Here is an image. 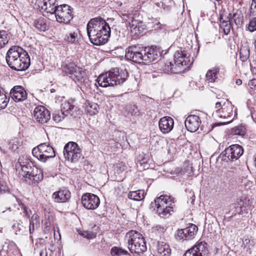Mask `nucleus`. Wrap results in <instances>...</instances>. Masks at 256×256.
<instances>
[{"instance_id": "obj_20", "label": "nucleus", "mask_w": 256, "mask_h": 256, "mask_svg": "<svg viewBox=\"0 0 256 256\" xmlns=\"http://www.w3.org/2000/svg\"><path fill=\"white\" fill-rule=\"evenodd\" d=\"M201 124L199 116L196 115H190L185 120V126L187 130L190 132H195Z\"/></svg>"}, {"instance_id": "obj_18", "label": "nucleus", "mask_w": 256, "mask_h": 256, "mask_svg": "<svg viewBox=\"0 0 256 256\" xmlns=\"http://www.w3.org/2000/svg\"><path fill=\"white\" fill-rule=\"evenodd\" d=\"M36 4L39 8L51 14H54L60 5L57 0H36Z\"/></svg>"}, {"instance_id": "obj_34", "label": "nucleus", "mask_w": 256, "mask_h": 256, "mask_svg": "<svg viewBox=\"0 0 256 256\" xmlns=\"http://www.w3.org/2000/svg\"><path fill=\"white\" fill-rule=\"evenodd\" d=\"M74 108H76L74 105L71 104L70 102H64L62 104L60 110L64 112V113H66V116L68 114L72 116L74 114L73 110Z\"/></svg>"}, {"instance_id": "obj_60", "label": "nucleus", "mask_w": 256, "mask_h": 256, "mask_svg": "<svg viewBox=\"0 0 256 256\" xmlns=\"http://www.w3.org/2000/svg\"><path fill=\"white\" fill-rule=\"evenodd\" d=\"M37 218H38V214H34L30 220H32L34 221V219L36 220Z\"/></svg>"}, {"instance_id": "obj_15", "label": "nucleus", "mask_w": 256, "mask_h": 256, "mask_svg": "<svg viewBox=\"0 0 256 256\" xmlns=\"http://www.w3.org/2000/svg\"><path fill=\"white\" fill-rule=\"evenodd\" d=\"M198 230V226L191 224L189 226L178 230L176 238L178 240H190L193 239Z\"/></svg>"}, {"instance_id": "obj_46", "label": "nucleus", "mask_w": 256, "mask_h": 256, "mask_svg": "<svg viewBox=\"0 0 256 256\" xmlns=\"http://www.w3.org/2000/svg\"><path fill=\"white\" fill-rule=\"evenodd\" d=\"M118 14L120 15V16L121 17L123 20L128 22H132V19H134L133 18V16L130 14L128 12H120Z\"/></svg>"}, {"instance_id": "obj_3", "label": "nucleus", "mask_w": 256, "mask_h": 256, "mask_svg": "<svg viewBox=\"0 0 256 256\" xmlns=\"http://www.w3.org/2000/svg\"><path fill=\"white\" fill-rule=\"evenodd\" d=\"M150 209L160 218H168L174 212V199L167 195H161L151 202Z\"/></svg>"}, {"instance_id": "obj_33", "label": "nucleus", "mask_w": 256, "mask_h": 256, "mask_svg": "<svg viewBox=\"0 0 256 256\" xmlns=\"http://www.w3.org/2000/svg\"><path fill=\"white\" fill-rule=\"evenodd\" d=\"M87 112L90 115L96 114L98 112V106L94 102H88L86 103Z\"/></svg>"}, {"instance_id": "obj_47", "label": "nucleus", "mask_w": 256, "mask_h": 256, "mask_svg": "<svg viewBox=\"0 0 256 256\" xmlns=\"http://www.w3.org/2000/svg\"><path fill=\"white\" fill-rule=\"evenodd\" d=\"M240 54L241 60L243 62H246L250 56V50H240Z\"/></svg>"}, {"instance_id": "obj_53", "label": "nucleus", "mask_w": 256, "mask_h": 256, "mask_svg": "<svg viewBox=\"0 0 256 256\" xmlns=\"http://www.w3.org/2000/svg\"><path fill=\"white\" fill-rule=\"evenodd\" d=\"M166 25L161 24L159 22H156V23L154 24L153 28L156 30H166L165 28Z\"/></svg>"}, {"instance_id": "obj_35", "label": "nucleus", "mask_w": 256, "mask_h": 256, "mask_svg": "<svg viewBox=\"0 0 256 256\" xmlns=\"http://www.w3.org/2000/svg\"><path fill=\"white\" fill-rule=\"evenodd\" d=\"M219 72V68H215L213 70H209L206 74V78L209 82H214L217 78L216 75Z\"/></svg>"}, {"instance_id": "obj_37", "label": "nucleus", "mask_w": 256, "mask_h": 256, "mask_svg": "<svg viewBox=\"0 0 256 256\" xmlns=\"http://www.w3.org/2000/svg\"><path fill=\"white\" fill-rule=\"evenodd\" d=\"M246 132V128L244 126L239 125L233 128L231 130V132L234 135H238L244 136Z\"/></svg>"}, {"instance_id": "obj_54", "label": "nucleus", "mask_w": 256, "mask_h": 256, "mask_svg": "<svg viewBox=\"0 0 256 256\" xmlns=\"http://www.w3.org/2000/svg\"><path fill=\"white\" fill-rule=\"evenodd\" d=\"M248 84L251 88H256V78L250 80Z\"/></svg>"}, {"instance_id": "obj_56", "label": "nucleus", "mask_w": 256, "mask_h": 256, "mask_svg": "<svg viewBox=\"0 0 256 256\" xmlns=\"http://www.w3.org/2000/svg\"><path fill=\"white\" fill-rule=\"evenodd\" d=\"M48 250L50 249H47L46 248H42L40 252V256H48Z\"/></svg>"}, {"instance_id": "obj_40", "label": "nucleus", "mask_w": 256, "mask_h": 256, "mask_svg": "<svg viewBox=\"0 0 256 256\" xmlns=\"http://www.w3.org/2000/svg\"><path fill=\"white\" fill-rule=\"evenodd\" d=\"M77 66L73 62L66 64L62 68L63 72L66 74L69 75L70 77H72V73Z\"/></svg>"}, {"instance_id": "obj_25", "label": "nucleus", "mask_w": 256, "mask_h": 256, "mask_svg": "<svg viewBox=\"0 0 256 256\" xmlns=\"http://www.w3.org/2000/svg\"><path fill=\"white\" fill-rule=\"evenodd\" d=\"M246 202L242 200H238L235 204L230 205L231 210L234 215L243 214L247 213L246 212Z\"/></svg>"}, {"instance_id": "obj_30", "label": "nucleus", "mask_w": 256, "mask_h": 256, "mask_svg": "<svg viewBox=\"0 0 256 256\" xmlns=\"http://www.w3.org/2000/svg\"><path fill=\"white\" fill-rule=\"evenodd\" d=\"M84 72L82 70V68L76 66L74 72L72 73V78L76 82H82L84 80Z\"/></svg>"}, {"instance_id": "obj_62", "label": "nucleus", "mask_w": 256, "mask_h": 256, "mask_svg": "<svg viewBox=\"0 0 256 256\" xmlns=\"http://www.w3.org/2000/svg\"><path fill=\"white\" fill-rule=\"evenodd\" d=\"M252 118H255L256 119V113H253L252 114Z\"/></svg>"}, {"instance_id": "obj_49", "label": "nucleus", "mask_w": 256, "mask_h": 256, "mask_svg": "<svg viewBox=\"0 0 256 256\" xmlns=\"http://www.w3.org/2000/svg\"><path fill=\"white\" fill-rule=\"evenodd\" d=\"M78 234L84 238H85L88 240L93 239L96 236V234L93 232L88 231L78 232Z\"/></svg>"}, {"instance_id": "obj_11", "label": "nucleus", "mask_w": 256, "mask_h": 256, "mask_svg": "<svg viewBox=\"0 0 256 256\" xmlns=\"http://www.w3.org/2000/svg\"><path fill=\"white\" fill-rule=\"evenodd\" d=\"M144 48H140L136 46H132L126 50V58L134 62H141L144 60Z\"/></svg>"}, {"instance_id": "obj_43", "label": "nucleus", "mask_w": 256, "mask_h": 256, "mask_svg": "<svg viewBox=\"0 0 256 256\" xmlns=\"http://www.w3.org/2000/svg\"><path fill=\"white\" fill-rule=\"evenodd\" d=\"M8 35L6 32L4 30L0 31V48L8 42Z\"/></svg>"}, {"instance_id": "obj_28", "label": "nucleus", "mask_w": 256, "mask_h": 256, "mask_svg": "<svg viewBox=\"0 0 256 256\" xmlns=\"http://www.w3.org/2000/svg\"><path fill=\"white\" fill-rule=\"evenodd\" d=\"M34 26L40 31L45 32L48 28V24L46 20L43 18H40L34 22Z\"/></svg>"}, {"instance_id": "obj_2", "label": "nucleus", "mask_w": 256, "mask_h": 256, "mask_svg": "<svg viewBox=\"0 0 256 256\" xmlns=\"http://www.w3.org/2000/svg\"><path fill=\"white\" fill-rule=\"evenodd\" d=\"M6 60L8 66L17 71L25 70L30 65V58L28 52L19 46H13L8 51Z\"/></svg>"}, {"instance_id": "obj_29", "label": "nucleus", "mask_w": 256, "mask_h": 256, "mask_svg": "<svg viewBox=\"0 0 256 256\" xmlns=\"http://www.w3.org/2000/svg\"><path fill=\"white\" fill-rule=\"evenodd\" d=\"M162 70L165 73L180 74V70L176 68L175 64H172V62H166L162 64Z\"/></svg>"}, {"instance_id": "obj_24", "label": "nucleus", "mask_w": 256, "mask_h": 256, "mask_svg": "<svg viewBox=\"0 0 256 256\" xmlns=\"http://www.w3.org/2000/svg\"><path fill=\"white\" fill-rule=\"evenodd\" d=\"M71 193L67 189L60 190L54 192L52 196L54 200L56 202H64L70 198Z\"/></svg>"}, {"instance_id": "obj_19", "label": "nucleus", "mask_w": 256, "mask_h": 256, "mask_svg": "<svg viewBox=\"0 0 256 256\" xmlns=\"http://www.w3.org/2000/svg\"><path fill=\"white\" fill-rule=\"evenodd\" d=\"M204 242H200L192 248L188 250L184 256H208Z\"/></svg>"}, {"instance_id": "obj_38", "label": "nucleus", "mask_w": 256, "mask_h": 256, "mask_svg": "<svg viewBox=\"0 0 256 256\" xmlns=\"http://www.w3.org/2000/svg\"><path fill=\"white\" fill-rule=\"evenodd\" d=\"M232 18L236 25L241 26L243 24L244 16L241 11L236 10L232 14Z\"/></svg>"}, {"instance_id": "obj_26", "label": "nucleus", "mask_w": 256, "mask_h": 256, "mask_svg": "<svg viewBox=\"0 0 256 256\" xmlns=\"http://www.w3.org/2000/svg\"><path fill=\"white\" fill-rule=\"evenodd\" d=\"M156 251L160 256H170L171 254L170 246L164 242L158 241V242Z\"/></svg>"}, {"instance_id": "obj_57", "label": "nucleus", "mask_w": 256, "mask_h": 256, "mask_svg": "<svg viewBox=\"0 0 256 256\" xmlns=\"http://www.w3.org/2000/svg\"><path fill=\"white\" fill-rule=\"evenodd\" d=\"M6 190V186L0 182V193Z\"/></svg>"}, {"instance_id": "obj_32", "label": "nucleus", "mask_w": 256, "mask_h": 256, "mask_svg": "<svg viewBox=\"0 0 256 256\" xmlns=\"http://www.w3.org/2000/svg\"><path fill=\"white\" fill-rule=\"evenodd\" d=\"M9 100L10 98L7 97L4 90L0 86V110L6 107Z\"/></svg>"}, {"instance_id": "obj_21", "label": "nucleus", "mask_w": 256, "mask_h": 256, "mask_svg": "<svg viewBox=\"0 0 256 256\" xmlns=\"http://www.w3.org/2000/svg\"><path fill=\"white\" fill-rule=\"evenodd\" d=\"M12 98L16 102H22L27 98V94L24 88L20 86H14L10 90Z\"/></svg>"}, {"instance_id": "obj_22", "label": "nucleus", "mask_w": 256, "mask_h": 256, "mask_svg": "<svg viewBox=\"0 0 256 256\" xmlns=\"http://www.w3.org/2000/svg\"><path fill=\"white\" fill-rule=\"evenodd\" d=\"M174 120L170 116H164L161 118L158 122L160 130L163 134H168L173 128Z\"/></svg>"}, {"instance_id": "obj_39", "label": "nucleus", "mask_w": 256, "mask_h": 256, "mask_svg": "<svg viewBox=\"0 0 256 256\" xmlns=\"http://www.w3.org/2000/svg\"><path fill=\"white\" fill-rule=\"evenodd\" d=\"M66 116V113L60 110H56L52 113V120L58 123L64 120Z\"/></svg>"}, {"instance_id": "obj_17", "label": "nucleus", "mask_w": 256, "mask_h": 256, "mask_svg": "<svg viewBox=\"0 0 256 256\" xmlns=\"http://www.w3.org/2000/svg\"><path fill=\"white\" fill-rule=\"evenodd\" d=\"M144 60L146 62H150L157 60L161 56L160 50L156 46L146 47L143 49Z\"/></svg>"}, {"instance_id": "obj_6", "label": "nucleus", "mask_w": 256, "mask_h": 256, "mask_svg": "<svg viewBox=\"0 0 256 256\" xmlns=\"http://www.w3.org/2000/svg\"><path fill=\"white\" fill-rule=\"evenodd\" d=\"M32 154L35 158L43 162H46L48 158L56 156L53 148L46 142L42 143L34 148Z\"/></svg>"}, {"instance_id": "obj_1", "label": "nucleus", "mask_w": 256, "mask_h": 256, "mask_svg": "<svg viewBox=\"0 0 256 256\" xmlns=\"http://www.w3.org/2000/svg\"><path fill=\"white\" fill-rule=\"evenodd\" d=\"M86 31L90 42L96 46L106 44L110 36L109 24L100 17L91 19L87 24Z\"/></svg>"}, {"instance_id": "obj_5", "label": "nucleus", "mask_w": 256, "mask_h": 256, "mask_svg": "<svg viewBox=\"0 0 256 256\" xmlns=\"http://www.w3.org/2000/svg\"><path fill=\"white\" fill-rule=\"evenodd\" d=\"M126 236L128 237V249L131 252L140 254L146 250V240L140 233L130 230L126 234Z\"/></svg>"}, {"instance_id": "obj_13", "label": "nucleus", "mask_w": 256, "mask_h": 256, "mask_svg": "<svg viewBox=\"0 0 256 256\" xmlns=\"http://www.w3.org/2000/svg\"><path fill=\"white\" fill-rule=\"evenodd\" d=\"M24 180L29 184H33L38 183L40 181L43 179L42 170L38 168H34V170L30 172H26L24 174H20Z\"/></svg>"}, {"instance_id": "obj_14", "label": "nucleus", "mask_w": 256, "mask_h": 256, "mask_svg": "<svg viewBox=\"0 0 256 256\" xmlns=\"http://www.w3.org/2000/svg\"><path fill=\"white\" fill-rule=\"evenodd\" d=\"M82 203L86 208L94 210L99 206L100 200L96 194L86 193L82 197Z\"/></svg>"}, {"instance_id": "obj_58", "label": "nucleus", "mask_w": 256, "mask_h": 256, "mask_svg": "<svg viewBox=\"0 0 256 256\" xmlns=\"http://www.w3.org/2000/svg\"><path fill=\"white\" fill-rule=\"evenodd\" d=\"M232 18V14L231 13L228 14V16H227L226 20H228V22H231V20Z\"/></svg>"}, {"instance_id": "obj_7", "label": "nucleus", "mask_w": 256, "mask_h": 256, "mask_svg": "<svg viewBox=\"0 0 256 256\" xmlns=\"http://www.w3.org/2000/svg\"><path fill=\"white\" fill-rule=\"evenodd\" d=\"M234 108V106L228 100L217 102L216 104V108L217 110L214 114L220 118L227 119L228 120L224 123H228L234 118L232 117Z\"/></svg>"}, {"instance_id": "obj_4", "label": "nucleus", "mask_w": 256, "mask_h": 256, "mask_svg": "<svg viewBox=\"0 0 256 256\" xmlns=\"http://www.w3.org/2000/svg\"><path fill=\"white\" fill-rule=\"evenodd\" d=\"M125 70L119 71L118 68H114L108 72L100 74L96 79L100 86L104 88L114 86L123 84L128 76Z\"/></svg>"}, {"instance_id": "obj_44", "label": "nucleus", "mask_w": 256, "mask_h": 256, "mask_svg": "<svg viewBox=\"0 0 256 256\" xmlns=\"http://www.w3.org/2000/svg\"><path fill=\"white\" fill-rule=\"evenodd\" d=\"M77 36V32H74L67 34L64 38V40L69 43L72 44L76 42Z\"/></svg>"}, {"instance_id": "obj_42", "label": "nucleus", "mask_w": 256, "mask_h": 256, "mask_svg": "<svg viewBox=\"0 0 256 256\" xmlns=\"http://www.w3.org/2000/svg\"><path fill=\"white\" fill-rule=\"evenodd\" d=\"M220 26L223 28L224 34L228 35L230 33L232 28V22H228V20H222Z\"/></svg>"}, {"instance_id": "obj_23", "label": "nucleus", "mask_w": 256, "mask_h": 256, "mask_svg": "<svg viewBox=\"0 0 256 256\" xmlns=\"http://www.w3.org/2000/svg\"><path fill=\"white\" fill-rule=\"evenodd\" d=\"M131 32L134 35H139L145 32L146 25L142 20L132 19L129 22Z\"/></svg>"}, {"instance_id": "obj_48", "label": "nucleus", "mask_w": 256, "mask_h": 256, "mask_svg": "<svg viewBox=\"0 0 256 256\" xmlns=\"http://www.w3.org/2000/svg\"><path fill=\"white\" fill-rule=\"evenodd\" d=\"M126 110L128 112L132 115H136L138 114V110L134 104H130L126 106Z\"/></svg>"}, {"instance_id": "obj_9", "label": "nucleus", "mask_w": 256, "mask_h": 256, "mask_svg": "<svg viewBox=\"0 0 256 256\" xmlns=\"http://www.w3.org/2000/svg\"><path fill=\"white\" fill-rule=\"evenodd\" d=\"M64 155L68 160L76 162L82 156V150L76 143L70 142L65 145Z\"/></svg>"}, {"instance_id": "obj_50", "label": "nucleus", "mask_w": 256, "mask_h": 256, "mask_svg": "<svg viewBox=\"0 0 256 256\" xmlns=\"http://www.w3.org/2000/svg\"><path fill=\"white\" fill-rule=\"evenodd\" d=\"M19 205L20 206L21 208L23 210L26 216L28 218H30V214H32L31 210H28L27 206H26L20 200H17Z\"/></svg>"}, {"instance_id": "obj_52", "label": "nucleus", "mask_w": 256, "mask_h": 256, "mask_svg": "<svg viewBox=\"0 0 256 256\" xmlns=\"http://www.w3.org/2000/svg\"><path fill=\"white\" fill-rule=\"evenodd\" d=\"M248 30L251 32L256 30V18H252L250 20L248 25Z\"/></svg>"}, {"instance_id": "obj_51", "label": "nucleus", "mask_w": 256, "mask_h": 256, "mask_svg": "<svg viewBox=\"0 0 256 256\" xmlns=\"http://www.w3.org/2000/svg\"><path fill=\"white\" fill-rule=\"evenodd\" d=\"M138 160L141 166H144V167H146V164H147L148 160L146 158L145 155L144 154H140L138 157Z\"/></svg>"}, {"instance_id": "obj_45", "label": "nucleus", "mask_w": 256, "mask_h": 256, "mask_svg": "<svg viewBox=\"0 0 256 256\" xmlns=\"http://www.w3.org/2000/svg\"><path fill=\"white\" fill-rule=\"evenodd\" d=\"M12 229L15 231L16 234H22L26 230V228L20 222L14 223L12 226Z\"/></svg>"}, {"instance_id": "obj_10", "label": "nucleus", "mask_w": 256, "mask_h": 256, "mask_svg": "<svg viewBox=\"0 0 256 256\" xmlns=\"http://www.w3.org/2000/svg\"><path fill=\"white\" fill-rule=\"evenodd\" d=\"M243 148L239 144H232L226 148L222 153V158L226 161H236L244 154Z\"/></svg>"}, {"instance_id": "obj_55", "label": "nucleus", "mask_w": 256, "mask_h": 256, "mask_svg": "<svg viewBox=\"0 0 256 256\" xmlns=\"http://www.w3.org/2000/svg\"><path fill=\"white\" fill-rule=\"evenodd\" d=\"M34 230V224L32 220H30L29 232L30 234H32Z\"/></svg>"}, {"instance_id": "obj_64", "label": "nucleus", "mask_w": 256, "mask_h": 256, "mask_svg": "<svg viewBox=\"0 0 256 256\" xmlns=\"http://www.w3.org/2000/svg\"><path fill=\"white\" fill-rule=\"evenodd\" d=\"M222 20H222V16H220V24H222Z\"/></svg>"}, {"instance_id": "obj_41", "label": "nucleus", "mask_w": 256, "mask_h": 256, "mask_svg": "<svg viewBox=\"0 0 256 256\" xmlns=\"http://www.w3.org/2000/svg\"><path fill=\"white\" fill-rule=\"evenodd\" d=\"M110 254L112 256H122L127 255L128 252L121 248L114 246L111 249Z\"/></svg>"}, {"instance_id": "obj_63", "label": "nucleus", "mask_w": 256, "mask_h": 256, "mask_svg": "<svg viewBox=\"0 0 256 256\" xmlns=\"http://www.w3.org/2000/svg\"><path fill=\"white\" fill-rule=\"evenodd\" d=\"M254 164L255 166L256 167V155L254 156Z\"/></svg>"}, {"instance_id": "obj_12", "label": "nucleus", "mask_w": 256, "mask_h": 256, "mask_svg": "<svg viewBox=\"0 0 256 256\" xmlns=\"http://www.w3.org/2000/svg\"><path fill=\"white\" fill-rule=\"evenodd\" d=\"M174 63L180 73L184 72L187 68H183V67L184 66L188 67V66L190 64V57L187 56V54L184 51L177 50L174 54Z\"/></svg>"}, {"instance_id": "obj_59", "label": "nucleus", "mask_w": 256, "mask_h": 256, "mask_svg": "<svg viewBox=\"0 0 256 256\" xmlns=\"http://www.w3.org/2000/svg\"><path fill=\"white\" fill-rule=\"evenodd\" d=\"M236 83L237 85L240 86L242 84V80L240 79H237L236 80Z\"/></svg>"}, {"instance_id": "obj_8", "label": "nucleus", "mask_w": 256, "mask_h": 256, "mask_svg": "<svg viewBox=\"0 0 256 256\" xmlns=\"http://www.w3.org/2000/svg\"><path fill=\"white\" fill-rule=\"evenodd\" d=\"M59 23L68 24L73 18V9L68 4H60L54 13Z\"/></svg>"}, {"instance_id": "obj_36", "label": "nucleus", "mask_w": 256, "mask_h": 256, "mask_svg": "<svg viewBox=\"0 0 256 256\" xmlns=\"http://www.w3.org/2000/svg\"><path fill=\"white\" fill-rule=\"evenodd\" d=\"M22 144V142L18 138H14L8 142V148L10 150L16 151Z\"/></svg>"}, {"instance_id": "obj_31", "label": "nucleus", "mask_w": 256, "mask_h": 256, "mask_svg": "<svg viewBox=\"0 0 256 256\" xmlns=\"http://www.w3.org/2000/svg\"><path fill=\"white\" fill-rule=\"evenodd\" d=\"M128 198L130 199L134 200H141L144 198V191L142 190H138L136 191L130 192L128 194Z\"/></svg>"}, {"instance_id": "obj_16", "label": "nucleus", "mask_w": 256, "mask_h": 256, "mask_svg": "<svg viewBox=\"0 0 256 256\" xmlns=\"http://www.w3.org/2000/svg\"><path fill=\"white\" fill-rule=\"evenodd\" d=\"M33 116L38 122L44 124L46 123L50 120V114L44 106H38L35 108Z\"/></svg>"}, {"instance_id": "obj_27", "label": "nucleus", "mask_w": 256, "mask_h": 256, "mask_svg": "<svg viewBox=\"0 0 256 256\" xmlns=\"http://www.w3.org/2000/svg\"><path fill=\"white\" fill-rule=\"evenodd\" d=\"M18 166L20 167V170H19V174H24L26 172H30V170H34L36 167L31 166V164L26 160V162H22L20 158L18 159V163L16 164V167L18 168Z\"/></svg>"}, {"instance_id": "obj_61", "label": "nucleus", "mask_w": 256, "mask_h": 256, "mask_svg": "<svg viewBox=\"0 0 256 256\" xmlns=\"http://www.w3.org/2000/svg\"><path fill=\"white\" fill-rule=\"evenodd\" d=\"M254 3L255 4V7L256 6V0H252V4L251 5V8L252 6Z\"/></svg>"}]
</instances>
